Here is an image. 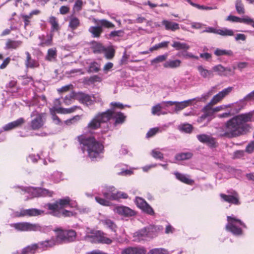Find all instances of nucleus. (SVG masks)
<instances>
[{"label": "nucleus", "mask_w": 254, "mask_h": 254, "mask_svg": "<svg viewBox=\"0 0 254 254\" xmlns=\"http://www.w3.org/2000/svg\"><path fill=\"white\" fill-rule=\"evenodd\" d=\"M95 199L97 202L103 206H109L111 205V202L105 198H103L99 196H95Z\"/></svg>", "instance_id": "864d4df0"}, {"label": "nucleus", "mask_w": 254, "mask_h": 254, "mask_svg": "<svg viewBox=\"0 0 254 254\" xmlns=\"http://www.w3.org/2000/svg\"><path fill=\"white\" fill-rule=\"evenodd\" d=\"M37 195L35 196H49L51 197L54 194L53 191L44 188H38L35 190Z\"/></svg>", "instance_id": "473e14b6"}, {"label": "nucleus", "mask_w": 254, "mask_h": 254, "mask_svg": "<svg viewBox=\"0 0 254 254\" xmlns=\"http://www.w3.org/2000/svg\"><path fill=\"white\" fill-rule=\"evenodd\" d=\"M80 24L79 19L75 16H71L69 19L68 27L71 30L76 29Z\"/></svg>", "instance_id": "4c0bfd02"}, {"label": "nucleus", "mask_w": 254, "mask_h": 254, "mask_svg": "<svg viewBox=\"0 0 254 254\" xmlns=\"http://www.w3.org/2000/svg\"><path fill=\"white\" fill-rule=\"evenodd\" d=\"M112 119L115 120L114 125L116 126L124 124L126 120L127 116L121 112H117L114 113Z\"/></svg>", "instance_id": "5701e85b"}, {"label": "nucleus", "mask_w": 254, "mask_h": 254, "mask_svg": "<svg viewBox=\"0 0 254 254\" xmlns=\"http://www.w3.org/2000/svg\"><path fill=\"white\" fill-rule=\"evenodd\" d=\"M104 223L112 231H116L117 226L112 220L110 219H106L104 220Z\"/></svg>", "instance_id": "13d9d810"}, {"label": "nucleus", "mask_w": 254, "mask_h": 254, "mask_svg": "<svg viewBox=\"0 0 254 254\" xmlns=\"http://www.w3.org/2000/svg\"><path fill=\"white\" fill-rule=\"evenodd\" d=\"M216 32L217 34L222 36H232L234 35V32L232 30L226 28L218 29Z\"/></svg>", "instance_id": "a18cd8bd"}, {"label": "nucleus", "mask_w": 254, "mask_h": 254, "mask_svg": "<svg viewBox=\"0 0 254 254\" xmlns=\"http://www.w3.org/2000/svg\"><path fill=\"white\" fill-rule=\"evenodd\" d=\"M81 108L80 106H73L69 108H64L62 107L54 108V111L58 114H68L74 112L77 110H80Z\"/></svg>", "instance_id": "b1692460"}, {"label": "nucleus", "mask_w": 254, "mask_h": 254, "mask_svg": "<svg viewBox=\"0 0 254 254\" xmlns=\"http://www.w3.org/2000/svg\"><path fill=\"white\" fill-rule=\"evenodd\" d=\"M233 90L232 87L225 88L218 94L215 95L209 102L210 104L214 105L221 101L225 97L229 94Z\"/></svg>", "instance_id": "ddd939ff"}, {"label": "nucleus", "mask_w": 254, "mask_h": 254, "mask_svg": "<svg viewBox=\"0 0 254 254\" xmlns=\"http://www.w3.org/2000/svg\"><path fill=\"white\" fill-rule=\"evenodd\" d=\"M25 121L23 118H20L16 121L11 122L5 125L3 128L5 131H8L14 128L21 127Z\"/></svg>", "instance_id": "412c9836"}, {"label": "nucleus", "mask_w": 254, "mask_h": 254, "mask_svg": "<svg viewBox=\"0 0 254 254\" xmlns=\"http://www.w3.org/2000/svg\"><path fill=\"white\" fill-rule=\"evenodd\" d=\"M57 239L55 240L54 239H51L49 240H47L45 241H42L38 244L39 245V248H52L55 246L57 244Z\"/></svg>", "instance_id": "c9c22d12"}, {"label": "nucleus", "mask_w": 254, "mask_h": 254, "mask_svg": "<svg viewBox=\"0 0 254 254\" xmlns=\"http://www.w3.org/2000/svg\"><path fill=\"white\" fill-rule=\"evenodd\" d=\"M75 98L82 104H85L87 105L93 104V100L91 96L83 92H79L75 93Z\"/></svg>", "instance_id": "aec40b11"}, {"label": "nucleus", "mask_w": 254, "mask_h": 254, "mask_svg": "<svg viewBox=\"0 0 254 254\" xmlns=\"http://www.w3.org/2000/svg\"><path fill=\"white\" fill-rule=\"evenodd\" d=\"M102 81V78L97 75H95L90 76L87 80V81L91 84H93L95 82H100Z\"/></svg>", "instance_id": "0e129e2a"}, {"label": "nucleus", "mask_w": 254, "mask_h": 254, "mask_svg": "<svg viewBox=\"0 0 254 254\" xmlns=\"http://www.w3.org/2000/svg\"><path fill=\"white\" fill-rule=\"evenodd\" d=\"M226 20L234 22L243 23L251 25L254 28V20L248 16H246L244 18H240L236 16L230 15L227 17Z\"/></svg>", "instance_id": "4468645a"}, {"label": "nucleus", "mask_w": 254, "mask_h": 254, "mask_svg": "<svg viewBox=\"0 0 254 254\" xmlns=\"http://www.w3.org/2000/svg\"><path fill=\"white\" fill-rule=\"evenodd\" d=\"M49 22L51 25V32H58L61 27L58 18L54 16H51L49 19Z\"/></svg>", "instance_id": "bb28decb"}, {"label": "nucleus", "mask_w": 254, "mask_h": 254, "mask_svg": "<svg viewBox=\"0 0 254 254\" xmlns=\"http://www.w3.org/2000/svg\"><path fill=\"white\" fill-rule=\"evenodd\" d=\"M168 58V54H166L162 55H160L153 59L151 61V64L153 65H156L158 64L166 61Z\"/></svg>", "instance_id": "37998d69"}, {"label": "nucleus", "mask_w": 254, "mask_h": 254, "mask_svg": "<svg viewBox=\"0 0 254 254\" xmlns=\"http://www.w3.org/2000/svg\"><path fill=\"white\" fill-rule=\"evenodd\" d=\"M26 56L25 61V65L27 68H34L39 66V62L32 59L30 54L28 52H25Z\"/></svg>", "instance_id": "4be33fe9"}, {"label": "nucleus", "mask_w": 254, "mask_h": 254, "mask_svg": "<svg viewBox=\"0 0 254 254\" xmlns=\"http://www.w3.org/2000/svg\"><path fill=\"white\" fill-rule=\"evenodd\" d=\"M115 211L119 215L125 217H131L135 215V212L130 208L125 206H117L115 208Z\"/></svg>", "instance_id": "2eb2a0df"}, {"label": "nucleus", "mask_w": 254, "mask_h": 254, "mask_svg": "<svg viewBox=\"0 0 254 254\" xmlns=\"http://www.w3.org/2000/svg\"><path fill=\"white\" fill-rule=\"evenodd\" d=\"M83 6V1L82 0H77L73 7V10L75 11H80Z\"/></svg>", "instance_id": "bf43d9fd"}, {"label": "nucleus", "mask_w": 254, "mask_h": 254, "mask_svg": "<svg viewBox=\"0 0 254 254\" xmlns=\"http://www.w3.org/2000/svg\"><path fill=\"white\" fill-rule=\"evenodd\" d=\"M197 139L201 143L206 144L210 147L216 146V141L215 138L206 134H198L196 136Z\"/></svg>", "instance_id": "f8f14e48"}, {"label": "nucleus", "mask_w": 254, "mask_h": 254, "mask_svg": "<svg viewBox=\"0 0 254 254\" xmlns=\"http://www.w3.org/2000/svg\"><path fill=\"white\" fill-rule=\"evenodd\" d=\"M40 13H41V11L40 10L35 9L32 10L28 15H21V17L23 20L24 24V27L26 28L27 26L30 24V19L32 18L33 15H39Z\"/></svg>", "instance_id": "393cba45"}, {"label": "nucleus", "mask_w": 254, "mask_h": 254, "mask_svg": "<svg viewBox=\"0 0 254 254\" xmlns=\"http://www.w3.org/2000/svg\"><path fill=\"white\" fill-rule=\"evenodd\" d=\"M220 196L224 201L236 205H239L240 204L239 195L236 191H234L233 192V195H226L224 193H221Z\"/></svg>", "instance_id": "dca6fc26"}, {"label": "nucleus", "mask_w": 254, "mask_h": 254, "mask_svg": "<svg viewBox=\"0 0 254 254\" xmlns=\"http://www.w3.org/2000/svg\"><path fill=\"white\" fill-rule=\"evenodd\" d=\"M235 8L237 13L242 15L245 13L244 4L242 0H236L235 1Z\"/></svg>", "instance_id": "a19ab883"}, {"label": "nucleus", "mask_w": 254, "mask_h": 254, "mask_svg": "<svg viewBox=\"0 0 254 254\" xmlns=\"http://www.w3.org/2000/svg\"><path fill=\"white\" fill-rule=\"evenodd\" d=\"M94 242L97 243L105 244H111L113 241L111 239L105 237L104 234H99L96 236L94 239Z\"/></svg>", "instance_id": "2f4dec72"}, {"label": "nucleus", "mask_w": 254, "mask_h": 254, "mask_svg": "<svg viewBox=\"0 0 254 254\" xmlns=\"http://www.w3.org/2000/svg\"><path fill=\"white\" fill-rule=\"evenodd\" d=\"M228 223L226 226V229L233 235L240 236L243 234V230L241 228L236 226V224L238 223L240 225L244 228H246V225L241 220L236 218L228 216L227 217Z\"/></svg>", "instance_id": "6e6552de"}, {"label": "nucleus", "mask_w": 254, "mask_h": 254, "mask_svg": "<svg viewBox=\"0 0 254 254\" xmlns=\"http://www.w3.org/2000/svg\"><path fill=\"white\" fill-rule=\"evenodd\" d=\"M163 230L162 226L150 225L135 232L133 234V241L141 242L150 241L156 237Z\"/></svg>", "instance_id": "7ed1b4c3"}, {"label": "nucleus", "mask_w": 254, "mask_h": 254, "mask_svg": "<svg viewBox=\"0 0 254 254\" xmlns=\"http://www.w3.org/2000/svg\"><path fill=\"white\" fill-rule=\"evenodd\" d=\"M148 254H168V252L163 248H155L150 250Z\"/></svg>", "instance_id": "5fc2aeb1"}, {"label": "nucleus", "mask_w": 254, "mask_h": 254, "mask_svg": "<svg viewBox=\"0 0 254 254\" xmlns=\"http://www.w3.org/2000/svg\"><path fill=\"white\" fill-rule=\"evenodd\" d=\"M39 248V245L37 244L29 245L23 248L21 251V254H27L29 253H34Z\"/></svg>", "instance_id": "58836bf2"}, {"label": "nucleus", "mask_w": 254, "mask_h": 254, "mask_svg": "<svg viewBox=\"0 0 254 254\" xmlns=\"http://www.w3.org/2000/svg\"><path fill=\"white\" fill-rule=\"evenodd\" d=\"M181 63L180 60H169L163 64V66L166 68H175L180 66Z\"/></svg>", "instance_id": "c756f323"}, {"label": "nucleus", "mask_w": 254, "mask_h": 254, "mask_svg": "<svg viewBox=\"0 0 254 254\" xmlns=\"http://www.w3.org/2000/svg\"><path fill=\"white\" fill-rule=\"evenodd\" d=\"M105 57L107 59L111 60L113 59L115 54V50L112 48L106 49L105 51Z\"/></svg>", "instance_id": "6e6d98bb"}, {"label": "nucleus", "mask_w": 254, "mask_h": 254, "mask_svg": "<svg viewBox=\"0 0 254 254\" xmlns=\"http://www.w3.org/2000/svg\"><path fill=\"white\" fill-rule=\"evenodd\" d=\"M195 99H192L182 102H177L175 106V111H181L185 108L191 105L192 104L193 101Z\"/></svg>", "instance_id": "cd10ccee"}, {"label": "nucleus", "mask_w": 254, "mask_h": 254, "mask_svg": "<svg viewBox=\"0 0 254 254\" xmlns=\"http://www.w3.org/2000/svg\"><path fill=\"white\" fill-rule=\"evenodd\" d=\"M124 34V31L122 30H115L112 31L109 35V38H114L115 37H122Z\"/></svg>", "instance_id": "e2e57ef3"}, {"label": "nucleus", "mask_w": 254, "mask_h": 254, "mask_svg": "<svg viewBox=\"0 0 254 254\" xmlns=\"http://www.w3.org/2000/svg\"><path fill=\"white\" fill-rule=\"evenodd\" d=\"M174 174L176 178L183 183L189 185H192L194 184V181L188 178L185 175L179 172H175Z\"/></svg>", "instance_id": "c85d7f7f"}, {"label": "nucleus", "mask_w": 254, "mask_h": 254, "mask_svg": "<svg viewBox=\"0 0 254 254\" xmlns=\"http://www.w3.org/2000/svg\"><path fill=\"white\" fill-rule=\"evenodd\" d=\"M214 54L217 56H221L223 55H227L232 56H233V52L231 50H221L219 49H217Z\"/></svg>", "instance_id": "603ef678"}, {"label": "nucleus", "mask_w": 254, "mask_h": 254, "mask_svg": "<svg viewBox=\"0 0 254 254\" xmlns=\"http://www.w3.org/2000/svg\"><path fill=\"white\" fill-rule=\"evenodd\" d=\"M61 216H63L64 217H70L72 216H75L76 215V212L66 209H63L62 211H61Z\"/></svg>", "instance_id": "4d7b16f0"}, {"label": "nucleus", "mask_w": 254, "mask_h": 254, "mask_svg": "<svg viewBox=\"0 0 254 254\" xmlns=\"http://www.w3.org/2000/svg\"><path fill=\"white\" fill-rule=\"evenodd\" d=\"M135 203L137 206L141 209L144 212L153 215L154 211L153 208L149 205V204L141 197L136 196L135 199Z\"/></svg>", "instance_id": "9b49d317"}, {"label": "nucleus", "mask_w": 254, "mask_h": 254, "mask_svg": "<svg viewBox=\"0 0 254 254\" xmlns=\"http://www.w3.org/2000/svg\"><path fill=\"white\" fill-rule=\"evenodd\" d=\"M159 131L158 127H154L149 129L147 132L146 137L147 138H150L155 135Z\"/></svg>", "instance_id": "69168bd1"}, {"label": "nucleus", "mask_w": 254, "mask_h": 254, "mask_svg": "<svg viewBox=\"0 0 254 254\" xmlns=\"http://www.w3.org/2000/svg\"><path fill=\"white\" fill-rule=\"evenodd\" d=\"M245 151L248 153H252L254 151V140L250 142L247 145Z\"/></svg>", "instance_id": "774afa93"}, {"label": "nucleus", "mask_w": 254, "mask_h": 254, "mask_svg": "<svg viewBox=\"0 0 254 254\" xmlns=\"http://www.w3.org/2000/svg\"><path fill=\"white\" fill-rule=\"evenodd\" d=\"M43 210L36 208L28 209V216H37L44 214Z\"/></svg>", "instance_id": "3c124183"}, {"label": "nucleus", "mask_w": 254, "mask_h": 254, "mask_svg": "<svg viewBox=\"0 0 254 254\" xmlns=\"http://www.w3.org/2000/svg\"><path fill=\"white\" fill-rule=\"evenodd\" d=\"M152 156L155 159H162L163 158V154L161 152L153 150L151 153Z\"/></svg>", "instance_id": "338daca9"}, {"label": "nucleus", "mask_w": 254, "mask_h": 254, "mask_svg": "<svg viewBox=\"0 0 254 254\" xmlns=\"http://www.w3.org/2000/svg\"><path fill=\"white\" fill-rule=\"evenodd\" d=\"M71 200L69 197L66 196L55 201L54 203H49L47 204V208L51 211V214L56 217H61V210L67 206L73 207L71 205Z\"/></svg>", "instance_id": "423d86ee"}, {"label": "nucleus", "mask_w": 254, "mask_h": 254, "mask_svg": "<svg viewBox=\"0 0 254 254\" xmlns=\"http://www.w3.org/2000/svg\"><path fill=\"white\" fill-rule=\"evenodd\" d=\"M115 188L114 187H110L109 188L107 189V190L102 192L103 195L104 197L107 199L108 200H112V194L115 193Z\"/></svg>", "instance_id": "79ce46f5"}, {"label": "nucleus", "mask_w": 254, "mask_h": 254, "mask_svg": "<svg viewBox=\"0 0 254 254\" xmlns=\"http://www.w3.org/2000/svg\"><path fill=\"white\" fill-rule=\"evenodd\" d=\"M146 250L143 247H130L125 249L122 254H146Z\"/></svg>", "instance_id": "6ab92c4d"}, {"label": "nucleus", "mask_w": 254, "mask_h": 254, "mask_svg": "<svg viewBox=\"0 0 254 254\" xmlns=\"http://www.w3.org/2000/svg\"><path fill=\"white\" fill-rule=\"evenodd\" d=\"M53 35L51 33L47 35H42L38 37L40 40L39 46L42 47H48L53 45Z\"/></svg>", "instance_id": "a211bd4d"}, {"label": "nucleus", "mask_w": 254, "mask_h": 254, "mask_svg": "<svg viewBox=\"0 0 254 254\" xmlns=\"http://www.w3.org/2000/svg\"><path fill=\"white\" fill-rule=\"evenodd\" d=\"M172 46L176 50H183L187 51L190 49V46L185 43H181L178 41H174Z\"/></svg>", "instance_id": "ea45409f"}, {"label": "nucleus", "mask_w": 254, "mask_h": 254, "mask_svg": "<svg viewBox=\"0 0 254 254\" xmlns=\"http://www.w3.org/2000/svg\"><path fill=\"white\" fill-rule=\"evenodd\" d=\"M100 70V65L96 62L91 63L89 66L88 72H98Z\"/></svg>", "instance_id": "8fccbe9b"}, {"label": "nucleus", "mask_w": 254, "mask_h": 254, "mask_svg": "<svg viewBox=\"0 0 254 254\" xmlns=\"http://www.w3.org/2000/svg\"><path fill=\"white\" fill-rule=\"evenodd\" d=\"M111 109H108V110H110L112 113L111 119L112 118L113 115H114V113H116L115 112V110L116 108H118L120 109H123L124 108V106L121 103L119 102H112L110 103Z\"/></svg>", "instance_id": "09e8293b"}, {"label": "nucleus", "mask_w": 254, "mask_h": 254, "mask_svg": "<svg viewBox=\"0 0 254 254\" xmlns=\"http://www.w3.org/2000/svg\"><path fill=\"white\" fill-rule=\"evenodd\" d=\"M47 114L45 113H37L36 117L32 119L30 123L31 129L37 130L42 128L46 122Z\"/></svg>", "instance_id": "1a4fd4ad"}, {"label": "nucleus", "mask_w": 254, "mask_h": 254, "mask_svg": "<svg viewBox=\"0 0 254 254\" xmlns=\"http://www.w3.org/2000/svg\"><path fill=\"white\" fill-rule=\"evenodd\" d=\"M162 109L160 104H158L152 107L151 109V113L153 115H160V112Z\"/></svg>", "instance_id": "052dcab7"}, {"label": "nucleus", "mask_w": 254, "mask_h": 254, "mask_svg": "<svg viewBox=\"0 0 254 254\" xmlns=\"http://www.w3.org/2000/svg\"><path fill=\"white\" fill-rule=\"evenodd\" d=\"M91 48L94 54H101L106 50L103 45L97 42H93Z\"/></svg>", "instance_id": "7c9ffc66"}, {"label": "nucleus", "mask_w": 254, "mask_h": 254, "mask_svg": "<svg viewBox=\"0 0 254 254\" xmlns=\"http://www.w3.org/2000/svg\"><path fill=\"white\" fill-rule=\"evenodd\" d=\"M22 44L21 41H15L11 39H8L5 44L6 48L7 49H16L19 47Z\"/></svg>", "instance_id": "72a5a7b5"}, {"label": "nucleus", "mask_w": 254, "mask_h": 254, "mask_svg": "<svg viewBox=\"0 0 254 254\" xmlns=\"http://www.w3.org/2000/svg\"><path fill=\"white\" fill-rule=\"evenodd\" d=\"M162 24L165 26V29L167 30L175 31L180 29L179 24L178 23L167 20H163L162 21Z\"/></svg>", "instance_id": "a878e982"}, {"label": "nucleus", "mask_w": 254, "mask_h": 254, "mask_svg": "<svg viewBox=\"0 0 254 254\" xmlns=\"http://www.w3.org/2000/svg\"><path fill=\"white\" fill-rule=\"evenodd\" d=\"M92 21L94 23L97 24L96 26H90L88 29V31L93 38H100L104 31V28L112 29L115 27L114 23L106 19H98L93 18Z\"/></svg>", "instance_id": "20e7f679"}, {"label": "nucleus", "mask_w": 254, "mask_h": 254, "mask_svg": "<svg viewBox=\"0 0 254 254\" xmlns=\"http://www.w3.org/2000/svg\"><path fill=\"white\" fill-rule=\"evenodd\" d=\"M75 93H72L70 95L66 96L64 99V103L65 105H69L71 104L72 100L75 97Z\"/></svg>", "instance_id": "680f3d73"}, {"label": "nucleus", "mask_w": 254, "mask_h": 254, "mask_svg": "<svg viewBox=\"0 0 254 254\" xmlns=\"http://www.w3.org/2000/svg\"><path fill=\"white\" fill-rule=\"evenodd\" d=\"M212 69L214 71L217 72L218 74L220 76H228L233 75L234 71L230 68H225L221 64H218L213 67Z\"/></svg>", "instance_id": "f3484780"}, {"label": "nucleus", "mask_w": 254, "mask_h": 254, "mask_svg": "<svg viewBox=\"0 0 254 254\" xmlns=\"http://www.w3.org/2000/svg\"><path fill=\"white\" fill-rule=\"evenodd\" d=\"M112 194V200H117L121 198L127 199L128 196L127 193L123 191H117L116 189L115 193Z\"/></svg>", "instance_id": "c03bdc74"}, {"label": "nucleus", "mask_w": 254, "mask_h": 254, "mask_svg": "<svg viewBox=\"0 0 254 254\" xmlns=\"http://www.w3.org/2000/svg\"><path fill=\"white\" fill-rule=\"evenodd\" d=\"M197 70L200 75L203 78H209L213 76L212 71L204 68L202 65H199L197 67Z\"/></svg>", "instance_id": "e433bc0d"}, {"label": "nucleus", "mask_w": 254, "mask_h": 254, "mask_svg": "<svg viewBox=\"0 0 254 254\" xmlns=\"http://www.w3.org/2000/svg\"><path fill=\"white\" fill-rule=\"evenodd\" d=\"M77 140L80 145H82V150L88 153V157L92 161L101 158V154L104 150V145L96 140L93 136L87 137L84 134H81L77 137Z\"/></svg>", "instance_id": "f03ea898"}, {"label": "nucleus", "mask_w": 254, "mask_h": 254, "mask_svg": "<svg viewBox=\"0 0 254 254\" xmlns=\"http://www.w3.org/2000/svg\"><path fill=\"white\" fill-rule=\"evenodd\" d=\"M192 156L191 152L181 153L176 156V159L179 161H182L190 159Z\"/></svg>", "instance_id": "49530a36"}, {"label": "nucleus", "mask_w": 254, "mask_h": 254, "mask_svg": "<svg viewBox=\"0 0 254 254\" xmlns=\"http://www.w3.org/2000/svg\"><path fill=\"white\" fill-rule=\"evenodd\" d=\"M57 56V51L56 48L48 49L45 60L48 61H53L56 59Z\"/></svg>", "instance_id": "f704fd0d"}, {"label": "nucleus", "mask_w": 254, "mask_h": 254, "mask_svg": "<svg viewBox=\"0 0 254 254\" xmlns=\"http://www.w3.org/2000/svg\"><path fill=\"white\" fill-rule=\"evenodd\" d=\"M213 105L209 103L202 110L203 113H204L209 118H210L214 114L213 108L211 107Z\"/></svg>", "instance_id": "de8ad7c7"}, {"label": "nucleus", "mask_w": 254, "mask_h": 254, "mask_svg": "<svg viewBox=\"0 0 254 254\" xmlns=\"http://www.w3.org/2000/svg\"><path fill=\"white\" fill-rule=\"evenodd\" d=\"M252 118L253 114L251 113L233 117L225 123L221 136L232 138L247 134L252 128L248 123L252 121Z\"/></svg>", "instance_id": "f257e3e1"}, {"label": "nucleus", "mask_w": 254, "mask_h": 254, "mask_svg": "<svg viewBox=\"0 0 254 254\" xmlns=\"http://www.w3.org/2000/svg\"><path fill=\"white\" fill-rule=\"evenodd\" d=\"M56 233V239L58 244L71 243L75 240L76 237V232L72 229H63L58 228L54 230Z\"/></svg>", "instance_id": "0eeeda50"}, {"label": "nucleus", "mask_w": 254, "mask_h": 254, "mask_svg": "<svg viewBox=\"0 0 254 254\" xmlns=\"http://www.w3.org/2000/svg\"><path fill=\"white\" fill-rule=\"evenodd\" d=\"M12 226L15 229L21 231H38L41 230V227L39 224L26 222L14 223Z\"/></svg>", "instance_id": "9d476101"}, {"label": "nucleus", "mask_w": 254, "mask_h": 254, "mask_svg": "<svg viewBox=\"0 0 254 254\" xmlns=\"http://www.w3.org/2000/svg\"><path fill=\"white\" fill-rule=\"evenodd\" d=\"M112 113L110 110L98 113L89 122L86 128L89 130H94L100 128L101 124L106 123L111 120Z\"/></svg>", "instance_id": "39448f33"}]
</instances>
